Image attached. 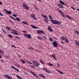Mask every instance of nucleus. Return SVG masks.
Here are the masks:
<instances>
[{"mask_svg":"<svg viewBox=\"0 0 79 79\" xmlns=\"http://www.w3.org/2000/svg\"><path fill=\"white\" fill-rule=\"evenodd\" d=\"M3 11H6V13L8 15H11V12L10 11H8L6 9H3Z\"/></svg>","mask_w":79,"mask_h":79,"instance_id":"9","label":"nucleus"},{"mask_svg":"<svg viewBox=\"0 0 79 79\" xmlns=\"http://www.w3.org/2000/svg\"><path fill=\"white\" fill-rule=\"evenodd\" d=\"M49 40L51 42H53V40L52 39V38H51V37H49Z\"/></svg>","mask_w":79,"mask_h":79,"instance_id":"28","label":"nucleus"},{"mask_svg":"<svg viewBox=\"0 0 79 79\" xmlns=\"http://www.w3.org/2000/svg\"><path fill=\"white\" fill-rule=\"evenodd\" d=\"M48 30L49 31H50V32L53 31V30L52 29V27H51L50 26H48Z\"/></svg>","mask_w":79,"mask_h":79,"instance_id":"13","label":"nucleus"},{"mask_svg":"<svg viewBox=\"0 0 79 79\" xmlns=\"http://www.w3.org/2000/svg\"><path fill=\"white\" fill-rule=\"evenodd\" d=\"M37 32L38 34H42V33H44V31L40 30H38L37 31Z\"/></svg>","mask_w":79,"mask_h":79,"instance_id":"12","label":"nucleus"},{"mask_svg":"<svg viewBox=\"0 0 79 79\" xmlns=\"http://www.w3.org/2000/svg\"><path fill=\"white\" fill-rule=\"evenodd\" d=\"M11 68L12 69H16V68L13 66H11Z\"/></svg>","mask_w":79,"mask_h":79,"instance_id":"41","label":"nucleus"},{"mask_svg":"<svg viewBox=\"0 0 79 79\" xmlns=\"http://www.w3.org/2000/svg\"><path fill=\"white\" fill-rule=\"evenodd\" d=\"M48 17L50 19L51 22L53 20V17H52V16H51V15H48Z\"/></svg>","mask_w":79,"mask_h":79,"instance_id":"21","label":"nucleus"},{"mask_svg":"<svg viewBox=\"0 0 79 79\" xmlns=\"http://www.w3.org/2000/svg\"><path fill=\"white\" fill-rule=\"evenodd\" d=\"M24 73H25V74H26V75H28V74H27V72H24Z\"/></svg>","mask_w":79,"mask_h":79,"instance_id":"59","label":"nucleus"},{"mask_svg":"<svg viewBox=\"0 0 79 79\" xmlns=\"http://www.w3.org/2000/svg\"><path fill=\"white\" fill-rule=\"evenodd\" d=\"M38 39H41V38H40V37L39 36H38Z\"/></svg>","mask_w":79,"mask_h":79,"instance_id":"57","label":"nucleus"},{"mask_svg":"<svg viewBox=\"0 0 79 79\" xmlns=\"http://www.w3.org/2000/svg\"><path fill=\"white\" fill-rule=\"evenodd\" d=\"M75 43L76 45H77V46L79 47V42L75 40Z\"/></svg>","mask_w":79,"mask_h":79,"instance_id":"16","label":"nucleus"},{"mask_svg":"<svg viewBox=\"0 0 79 79\" xmlns=\"http://www.w3.org/2000/svg\"><path fill=\"white\" fill-rule=\"evenodd\" d=\"M51 57L53 58L54 60H57V59L55 57V55L52 54V55H51Z\"/></svg>","mask_w":79,"mask_h":79,"instance_id":"14","label":"nucleus"},{"mask_svg":"<svg viewBox=\"0 0 79 79\" xmlns=\"http://www.w3.org/2000/svg\"><path fill=\"white\" fill-rule=\"evenodd\" d=\"M9 21H10V22L11 23H13V22L11 21L10 20Z\"/></svg>","mask_w":79,"mask_h":79,"instance_id":"62","label":"nucleus"},{"mask_svg":"<svg viewBox=\"0 0 79 79\" xmlns=\"http://www.w3.org/2000/svg\"><path fill=\"white\" fill-rule=\"evenodd\" d=\"M41 16H43L44 18V21H45L46 23H47L48 24V19H47V16L44 15L43 14H42Z\"/></svg>","mask_w":79,"mask_h":79,"instance_id":"3","label":"nucleus"},{"mask_svg":"<svg viewBox=\"0 0 79 79\" xmlns=\"http://www.w3.org/2000/svg\"><path fill=\"white\" fill-rule=\"evenodd\" d=\"M52 44H53V45L55 47H57V42L55 41H54L52 43Z\"/></svg>","mask_w":79,"mask_h":79,"instance_id":"10","label":"nucleus"},{"mask_svg":"<svg viewBox=\"0 0 79 79\" xmlns=\"http://www.w3.org/2000/svg\"><path fill=\"white\" fill-rule=\"evenodd\" d=\"M8 37H10V38H12V37H13V36L10 34L8 35Z\"/></svg>","mask_w":79,"mask_h":79,"instance_id":"35","label":"nucleus"},{"mask_svg":"<svg viewBox=\"0 0 79 79\" xmlns=\"http://www.w3.org/2000/svg\"><path fill=\"white\" fill-rule=\"evenodd\" d=\"M20 61H21L22 63H23V64H25V61L22 59H20Z\"/></svg>","mask_w":79,"mask_h":79,"instance_id":"27","label":"nucleus"},{"mask_svg":"<svg viewBox=\"0 0 79 79\" xmlns=\"http://www.w3.org/2000/svg\"><path fill=\"white\" fill-rule=\"evenodd\" d=\"M16 77H18V78H19V79H22V78L21 77H19V76L18 75H16Z\"/></svg>","mask_w":79,"mask_h":79,"instance_id":"34","label":"nucleus"},{"mask_svg":"<svg viewBox=\"0 0 79 79\" xmlns=\"http://www.w3.org/2000/svg\"><path fill=\"white\" fill-rule=\"evenodd\" d=\"M30 15L31 18H32L33 19H34L35 20H37V19L35 17V16L34 14H31Z\"/></svg>","mask_w":79,"mask_h":79,"instance_id":"8","label":"nucleus"},{"mask_svg":"<svg viewBox=\"0 0 79 79\" xmlns=\"http://www.w3.org/2000/svg\"><path fill=\"white\" fill-rule=\"evenodd\" d=\"M32 62L33 63V64H35L34 65L35 67H37V68L39 67L40 64H39V63L37 61H32Z\"/></svg>","mask_w":79,"mask_h":79,"instance_id":"2","label":"nucleus"},{"mask_svg":"<svg viewBox=\"0 0 79 79\" xmlns=\"http://www.w3.org/2000/svg\"><path fill=\"white\" fill-rule=\"evenodd\" d=\"M59 2L61 4L63 5H64V2H63V1H61L60 0H59Z\"/></svg>","mask_w":79,"mask_h":79,"instance_id":"26","label":"nucleus"},{"mask_svg":"<svg viewBox=\"0 0 79 79\" xmlns=\"http://www.w3.org/2000/svg\"><path fill=\"white\" fill-rule=\"evenodd\" d=\"M40 62H41V63H42V64H44V63L42 61L40 60Z\"/></svg>","mask_w":79,"mask_h":79,"instance_id":"49","label":"nucleus"},{"mask_svg":"<svg viewBox=\"0 0 79 79\" xmlns=\"http://www.w3.org/2000/svg\"><path fill=\"white\" fill-rule=\"evenodd\" d=\"M64 40L65 41V43H69V41H68V40L67 39V38H66V39H65V40Z\"/></svg>","mask_w":79,"mask_h":79,"instance_id":"29","label":"nucleus"},{"mask_svg":"<svg viewBox=\"0 0 79 79\" xmlns=\"http://www.w3.org/2000/svg\"><path fill=\"white\" fill-rule=\"evenodd\" d=\"M51 22H52L53 24H57V25H59L61 23V22L57 21L56 20L53 19L51 21Z\"/></svg>","mask_w":79,"mask_h":79,"instance_id":"1","label":"nucleus"},{"mask_svg":"<svg viewBox=\"0 0 79 79\" xmlns=\"http://www.w3.org/2000/svg\"><path fill=\"white\" fill-rule=\"evenodd\" d=\"M12 47H14V48H16V47L14 46L13 45H12L11 46Z\"/></svg>","mask_w":79,"mask_h":79,"instance_id":"52","label":"nucleus"},{"mask_svg":"<svg viewBox=\"0 0 79 79\" xmlns=\"http://www.w3.org/2000/svg\"><path fill=\"white\" fill-rule=\"evenodd\" d=\"M38 2H40V0H37Z\"/></svg>","mask_w":79,"mask_h":79,"instance_id":"64","label":"nucleus"},{"mask_svg":"<svg viewBox=\"0 0 79 79\" xmlns=\"http://www.w3.org/2000/svg\"><path fill=\"white\" fill-rule=\"evenodd\" d=\"M30 26L32 27V28L33 29H38V28L37 27H35V26L34 25H30Z\"/></svg>","mask_w":79,"mask_h":79,"instance_id":"22","label":"nucleus"},{"mask_svg":"<svg viewBox=\"0 0 79 79\" xmlns=\"http://www.w3.org/2000/svg\"><path fill=\"white\" fill-rule=\"evenodd\" d=\"M26 37H27V38H28L29 39H31V35L29 34H27L25 33L23 34Z\"/></svg>","mask_w":79,"mask_h":79,"instance_id":"7","label":"nucleus"},{"mask_svg":"<svg viewBox=\"0 0 79 79\" xmlns=\"http://www.w3.org/2000/svg\"><path fill=\"white\" fill-rule=\"evenodd\" d=\"M29 49H30V50H32V49H33V48H31V47H29Z\"/></svg>","mask_w":79,"mask_h":79,"instance_id":"51","label":"nucleus"},{"mask_svg":"<svg viewBox=\"0 0 79 79\" xmlns=\"http://www.w3.org/2000/svg\"><path fill=\"white\" fill-rule=\"evenodd\" d=\"M15 37L17 39H19V37L17 36H15Z\"/></svg>","mask_w":79,"mask_h":79,"instance_id":"45","label":"nucleus"},{"mask_svg":"<svg viewBox=\"0 0 79 79\" xmlns=\"http://www.w3.org/2000/svg\"><path fill=\"white\" fill-rule=\"evenodd\" d=\"M66 17L68 19H70L71 20H73V18H72V17H71L70 16H69L68 15H66Z\"/></svg>","mask_w":79,"mask_h":79,"instance_id":"15","label":"nucleus"},{"mask_svg":"<svg viewBox=\"0 0 79 79\" xmlns=\"http://www.w3.org/2000/svg\"><path fill=\"white\" fill-rule=\"evenodd\" d=\"M42 70H44L45 72H46V73H49V74H51V73H52V72L50 71L47 70V68H46L45 67H44L42 69Z\"/></svg>","mask_w":79,"mask_h":79,"instance_id":"6","label":"nucleus"},{"mask_svg":"<svg viewBox=\"0 0 79 79\" xmlns=\"http://www.w3.org/2000/svg\"><path fill=\"white\" fill-rule=\"evenodd\" d=\"M56 70L57 71V72H58V73H60V74H63V73L61 72L60 71V70L58 69H56Z\"/></svg>","mask_w":79,"mask_h":79,"instance_id":"25","label":"nucleus"},{"mask_svg":"<svg viewBox=\"0 0 79 79\" xmlns=\"http://www.w3.org/2000/svg\"><path fill=\"white\" fill-rule=\"evenodd\" d=\"M0 16H3V14H2L1 12H0Z\"/></svg>","mask_w":79,"mask_h":79,"instance_id":"44","label":"nucleus"},{"mask_svg":"<svg viewBox=\"0 0 79 79\" xmlns=\"http://www.w3.org/2000/svg\"><path fill=\"white\" fill-rule=\"evenodd\" d=\"M4 53V52L1 49H0V53H1V54H3Z\"/></svg>","mask_w":79,"mask_h":79,"instance_id":"31","label":"nucleus"},{"mask_svg":"<svg viewBox=\"0 0 79 79\" xmlns=\"http://www.w3.org/2000/svg\"><path fill=\"white\" fill-rule=\"evenodd\" d=\"M71 8L72 9H73V10H76V8L75 7H74L73 6H72L71 7Z\"/></svg>","mask_w":79,"mask_h":79,"instance_id":"38","label":"nucleus"},{"mask_svg":"<svg viewBox=\"0 0 79 79\" xmlns=\"http://www.w3.org/2000/svg\"><path fill=\"white\" fill-rule=\"evenodd\" d=\"M60 38L61 39V40H64L67 38L64 37H61Z\"/></svg>","mask_w":79,"mask_h":79,"instance_id":"18","label":"nucleus"},{"mask_svg":"<svg viewBox=\"0 0 79 79\" xmlns=\"http://www.w3.org/2000/svg\"><path fill=\"white\" fill-rule=\"evenodd\" d=\"M16 20H17V21H18V22H19V19H19V18H18V17H16Z\"/></svg>","mask_w":79,"mask_h":79,"instance_id":"33","label":"nucleus"},{"mask_svg":"<svg viewBox=\"0 0 79 79\" xmlns=\"http://www.w3.org/2000/svg\"><path fill=\"white\" fill-rule=\"evenodd\" d=\"M1 62H2V63H3V60L1 59Z\"/></svg>","mask_w":79,"mask_h":79,"instance_id":"58","label":"nucleus"},{"mask_svg":"<svg viewBox=\"0 0 79 79\" xmlns=\"http://www.w3.org/2000/svg\"><path fill=\"white\" fill-rule=\"evenodd\" d=\"M77 11H79V8L77 9Z\"/></svg>","mask_w":79,"mask_h":79,"instance_id":"61","label":"nucleus"},{"mask_svg":"<svg viewBox=\"0 0 79 79\" xmlns=\"http://www.w3.org/2000/svg\"><path fill=\"white\" fill-rule=\"evenodd\" d=\"M2 31H3V32H4V33H5L6 34V32H5V31H4V30L3 29L2 30Z\"/></svg>","mask_w":79,"mask_h":79,"instance_id":"55","label":"nucleus"},{"mask_svg":"<svg viewBox=\"0 0 79 79\" xmlns=\"http://www.w3.org/2000/svg\"><path fill=\"white\" fill-rule=\"evenodd\" d=\"M22 32H23V33H26V31H22Z\"/></svg>","mask_w":79,"mask_h":79,"instance_id":"54","label":"nucleus"},{"mask_svg":"<svg viewBox=\"0 0 79 79\" xmlns=\"http://www.w3.org/2000/svg\"><path fill=\"white\" fill-rule=\"evenodd\" d=\"M47 64H48V65H49V66H53V64H52L47 63Z\"/></svg>","mask_w":79,"mask_h":79,"instance_id":"32","label":"nucleus"},{"mask_svg":"<svg viewBox=\"0 0 79 79\" xmlns=\"http://www.w3.org/2000/svg\"><path fill=\"white\" fill-rule=\"evenodd\" d=\"M30 66L31 67V68H35V66H34L30 65Z\"/></svg>","mask_w":79,"mask_h":79,"instance_id":"43","label":"nucleus"},{"mask_svg":"<svg viewBox=\"0 0 79 79\" xmlns=\"http://www.w3.org/2000/svg\"><path fill=\"white\" fill-rule=\"evenodd\" d=\"M0 5H3L2 2H1V1H0Z\"/></svg>","mask_w":79,"mask_h":79,"instance_id":"48","label":"nucleus"},{"mask_svg":"<svg viewBox=\"0 0 79 79\" xmlns=\"http://www.w3.org/2000/svg\"><path fill=\"white\" fill-rule=\"evenodd\" d=\"M6 27L8 31H10V30H11V28L9 27Z\"/></svg>","mask_w":79,"mask_h":79,"instance_id":"24","label":"nucleus"},{"mask_svg":"<svg viewBox=\"0 0 79 79\" xmlns=\"http://www.w3.org/2000/svg\"><path fill=\"white\" fill-rule=\"evenodd\" d=\"M57 65L58 67H60V64L58 63V64H57Z\"/></svg>","mask_w":79,"mask_h":79,"instance_id":"50","label":"nucleus"},{"mask_svg":"<svg viewBox=\"0 0 79 79\" xmlns=\"http://www.w3.org/2000/svg\"><path fill=\"white\" fill-rule=\"evenodd\" d=\"M4 77H5L6 78H7V79H12L11 77H10L9 75H7L6 74H5L4 76Z\"/></svg>","mask_w":79,"mask_h":79,"instance_id":"11","label":"nucleus"},{"mask_svg":"<svg viewBox=\"0 0 79 79\" xmlns=\"http://www.w3.org/2000/svg\"><path fill=\"white\" fill-rule=\"evenodd\" d=\"M30 73H31V74H33V75L34 76H35V77H37V78H38V77L37 76H36V75H35V73L32 71H30Z\"/></svg>","mask_w":79,"mask_h":79,"instance_id":"17","label":"nucleus"},{"mask_svg":"<svg viewBox=\"0 0 79 79\" xmlns=\"http://www.w3.org/2000/svg\"><path fill=\"white\" fill-rule=\"evenodd\" d=\"M21 23H23V24H26V25H27V26H28L29 25L28 24V23H26V22L25 21L21 22Z\"/></svg>","mask_w":79,"mask_h":79,"instance_id":"23","label":"nucleus"},{"mask_svg":"<svg viewBox=\"0 0 79 79\" xmlns=\"http://www.w3.org/2000/svg\"><path fill=\"white\" fill-rule=\"evenodd\" d=\"M58 6L59 7V8H62L63 7V6L60 4H58Z\"/></svg>","mask_w":79,"mask_h":79,"instance_id":"20","label":"nucleus"},{"mask_svg":"<svg viewBox=\"0 0 79 79\" xmlns=\"http://www.w3.org/2000/svg\"><path fill=\"white\" fill-rule=\"evenodd\" d=\"M14 64L15 65V66H17V67H18V68H20V66H19L18 65V64Z\"/></svg>","mask_w":79,"mask_h":79,"instance_id":"30","label":"nucleus"},{"mask_svg":"<svg viewBox=\"0 0 79 79\" xmlns=\"http://www.w3.org/2000/svg\"><path fill=\"white\" fill-rule=\"evenodd\" d=\"M74 32L76 34H79V31H75Z\"/></svg>","mask_w":79,"mask_h":79,"instance_id":"36","label":"nucleus"},{"mask_svg":"<svg viewBox=\"0 0 79 79\" xmlns=\"http://www.w3.org/2000/svg\"><path fill=\"white\" fill-rule=\"evenodd\" d=\"M27 62L28 63V64H32V63L29 61H27Z\"/></svg>","mask_w":79,"mask_h":79,"instance_id":"42","label":"nucleus"},{"mask_svg":"<svg viewBox=\"0 0 79 79\" xmlns=\"http://www.w3.org/2000/svg\"><path fill=\"white\" fill-rule=\"evenodd\" d=\"M61 44H64V42H63L62 41L61 42Z\"/></svg>","mask_w":79,"mask_h":79,"instance_id":"60","label":"nucleus"},{"mask_svg":"<svg viewBox=\"0 0 79 79\" xmlns=\"http://www.w3.org/2000/svg\"><path fill=\"white\" fill-rule=\"evenodd\" d=\"M15 70H16V71H17V72H19V69H16L15 68Z\"/></svg>","mask_w":79,"mask_h":79,"instance_id":"46","label":"nucleus"},{"mask_svg":"<svg viewBox=\"0 0 79 79\" xmlns=\"http://www.w3.org/2000/svg\"><path fill=\"white\" fill-rule=\"evenodd\" d=\"M0 58H2V56L0 55Z\"/></svg>","mask_w":79,"mask_h":79,"instance_id":"63","label":"nucleus"},{"mask_svg":"<svg viewBox=\"0 0 79 79\" xmlns=\"http://www.w3.org/2000/svg\"><path fill=\"white\" fill-rule=\"evenodd\" d=\"M59 13H60V14H61V15L63 13V12H62L61 10H59Z\"/></svg>","mask_w":79,"mask_h":79,"instance_id":"40","label":"nucleus"},{"mask_svg":"<svg viewBox=\"0 0 79 79\" xmlns=\"http://www.w3.org/2000/svg\"><path fill=\"white\" fill-rule=\"evenodd\" d=\"M10 18H12V19H14V20H16V19L13 17H12L10 15Z\"/></svg>","mask_w":79,"mask_h":79,"instance_id":"37","label":"nucleus"},{"mask_svg":"<svg viewBox=\"0 0 79 79\" xmlns=\"http://www.w3.org/2000/svg\"><path fill=\"white\" fill-rule=\"evenodd\" d=\"M39 76H40V77H42V78H45V76L41 74H39Z\"/></svg>","mask_w":79,"mask_h":79,"instance_id":"19","label":"nucleus"},{"mask_svg":"<svg viewBox=\"0 0 79 79\" xmlns=\"http://www.w3.org/2000/svg\"><path fill=\"white\" fill-rule=\"evenodd\" d=\"M35 10H36L37 11H38L39 9L37 8V7H35Z\"/></svg>","mask_w":79,"mask_h":79,"instance_id":"53","label":"nucleus"},{"mask_svg":"<svg viewBox=\"0 0 79 79\" xmlns=\"http://www.w3.org/2000/svg\"><path fill=\"white\" fill-rule=\"evenodd\" d=\"M11 31H12V32H11V33L12 34H14V35H19V34L16 32H17V31L14 30L13 29H11Z\"/></svg>","mask_w":79,"mask_h":79,"instance_id":"4","label":"nucleus"},{"mask_svg":"<svg viewBox=\"0 0 79 79\" xmlns=\"http://www.w3.org/2000/svg\"><path fill=\"white\" fill-rule=\"evenodd\" d=\"M43 38H44V39H47V38L46 37H45V36H43Z\"/></svg>","mask_w":79,"mask_h":79,"instance_id":"56","label":"nucleus"},{"mask_svg":"<svg viewBox=\"0 0 79 79\" xmlns=\"http://www.w3.org/2000/svg\"><path fill=\"white\" fill-rule=\"evenodd\" d=\"M23 7L24 8V9H25V10H27L29 9V7L24 3H23Z\"/></svg>","mask_w":79,"mask_h":79,"instance_id":"5","label":"nucleus"},{"mask_svg":"<svg viewBox=\"0 0 79 79\" xmlns=\"http://www.w3.org/2000/svg\"><path fill=\"white\" fill-rule=\"evenodd\" d=\"M62 16H63V17H65V15H64V14H63V13H62L61 14Z\"/></svg>","mask_w":79,"mask_h":79,"instance_id":"47","label":"nucleus"},{"mask_svg":"<svg viewBox=\"0 0 79 79\" xmlns=\"http://www.w3.org/2000/svg\"><path fill=\"white\" fill-rule=\"evenodd\" d=\"M12 16L14 17H17V15L16 14H13Z\"/></svg>","mask_w":79,"mask_h":79,"instance_id":"39","label":"nucleus"}]
</instances>
